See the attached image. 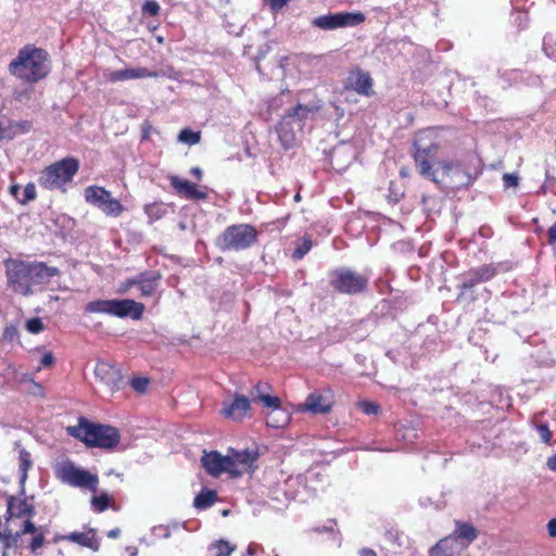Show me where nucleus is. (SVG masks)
<instances>
[{
  "label": "nucleus",
  "instance_id": "nucleus-28",
  "mask_svg": "<svg viewBox=\"0 0 556 556\" xmlns=\"http://www.w3.org/2000/svg\"><path fill=\"white\" fill-rule=\"evenodd\" d=\"M33 466V459L29 452L22 448L20 451L18 455V472H20V485H21V493L24 494L25 492V483L27 480L28 470Z\"/></svg>",
  "mask_w": 556,
  "mask_h": 556
},
{
  "label": "nucleus",
  "instance_id": "nucleus-51",
  "mask_svg": "<svg viewBox=\"0 0 556 556\" xmlns=\"http://www.w3.org/2000/svg\"><path fill=\"white\" fill-rule=\"evenodd\" d=\"M525 81L530 87H540L542 84L540 76H536V75H528L525 78Z\"/></svg>",
  "mask_w": 556,
  "mask_h": 556
},
{
  "label": "nucleus",
  "instance_id": "nucleus-8",
  "mask_svg": "<svg viewBox=\"0 0 556 556\" xmlns=\"http://www.w3.org/2000/svg\"><path fill=\"white\" fill-rule=\"evenodd\" d=\"M78 167V161L72 157L55 162L41 172L38 182L45 189H60L73 179Z\"/></svg>",
  "mask_w": 556,
  "mask_h": 556
},
{
  "label": "nucleus",
  "instance_id": "nucleus-5",
  "mask_svg": "<svg viewBox=\"0 0 556 556\" xmlns=\"http://www.w3.org/2000/svg\"><path fill=\"white\" fill-rule=\"evenodd\" d=\"M85 312L139 320L143 315L144 305L130 299L94 300L85 306Z\"/></svg>",
  "mask_w": 556,
  "mask_h": 556
},
{
  "label": "nucleus",
  "instance_id": "nucleus-3",
  "mask_svg": "<svg viewBox=\"0 0 556 556\" xmlns=\"http://www.w3.org/2000/svg\"><path fill=\"white\" fill-rule=\"evenodd\" d=\"M445 140L442 130L439 128H427L416 134L414 140V160L419 174L438 184L435 170L432 162L439 155L440 150L444 146Z\"/></svg>",
  "mask_w": 556,
  "mask_h": 556
},
{
  "label": "nucleus",
  "instance_id": "nucleus-21",
  "mask_svg": "<svg viewBox=\"0 0 556 556\" xmlns=\"http://www.w3.org/2000/svg\"><path fill=\"white\" fill-rule=\"evenodd\" d=\"M346 87L362 96H370L372 79L370 75L362 70L352 71L346 79Z\"/></svg>",
  "mask_w": 556,
  "mask_h": 556
},
{
  "label": "nucleus",
  "instance_id": "nucleus-17",
  "mask_svg": "<svg viewBox=\"0 0 556 556\" xmlns=\"http://www.w3.org/2000/svg\"><path fill=\"white\" fill-rule=\"evenodd\" d=\"M202 466L206 472L212 477H219L222 473H228L230 476V466L228 454L222 455L216 451L204 452L201 458Z\"/></svg>",
  "mask_w": 556,
  "mask_h": 556
},
{
  "label": "nucleus",
  "instance_id": "nucleus-58",
  "mask_svg": "<svg viewBox=\"0 0 556 556\" xmlns=\"http://www.w3.org/2000/svg\"><path fill=\"white\" fill-rule=\"evenodd\" d=\"M10 191L13 197H15L17 200L20 199L18 192L21 191V187L18 185L11 186Z\"/></svg>",
  "mask_w": 556,
  "mask_h": 556
},
{
  "label": "nucleus",
  "instance_id": "nucleus-46",
  "mask_svg": "<svg viewBox=\"0 0 556 556\" xmlns=\"http://www.w3.org/2000/svg\"><path fill=\"white\" fill-rule=\"evenodd\" d=\"M536 430L540 434L542 442L549 444L552 440V432L547 425H539Z\"/></svg>",
  "mask_w": 556,
  "mask_h": 556
},
{
  "label": "nucleus",
  "instance_id": "nucleus-15",
  "mask_svg": "<svg viewBox=\"0 0 556 556\" xmlns=\"http://www.w3.org/2000/svg\"><path fill=\"white\" fill-rule=\"evenodd\" d=\"M160 279L161 276L156 271L141 273L134 278L127 279L123 283L121 291L126 292L132 287H137L141 296H150L159 287Z\"/></svg>",
  "mask_w": 556,
  "mask_h": 556
},
{
  "label": "nucleus",
  "instance_id": "nucleus-54",
  "mask_svg": "<svg viewBox=\"0 0 556 556\" xmlns=\"http://www.w3.org/2000/svg\"><path fill=\"white\" fill-rule=\"evenodd\" d=\"M4 534V539L1 541L3 543V549L2 551H7L9 549L10 545H11V540L13 542H15L13 539H14V535H11V533H3Z\"/></svg>",
  "mask_w": 556,
  "mask_h": 556
},
{
  "label": "nucleus",
  "instance_id": "nucleus-18",
  "mask_svg": "<svg viewBox=\"0 0 556 556\" xmlns=\"http://www.w3.org/2000/svg\"><path fill=\"white\" fill-rule=\"evenodd\" d=\"M96 378L106 386L110 391H115L119 389L122 383V374L121 371L108 362H98L94 368Z\"/></svg>",
  "mask_w": 556,
  "mask_h": 556
},
{
  "label": "nucleus",
  "instance_id": "nucleus-29",
  "mask_svg": "<svg viewBox=\"0 0 556 556\" xmlns=\"http://www.w3.org/2000/svg\"><path fill=\"white\" fill-rule=\"evenodd\" d=\"M217 501V493L213 490L203 489L193 501L197 509H206Z\"/></svg>",
  "mask_w": 556,
  "mask_h": 556
},
{
  "label": "nucleus",
  "instance_id": "nucleus-35",
  "mask_svg": "<svg viewBox=\"0 0 556 556\" xmlns=\"http://www.w3.org/2000/svg\"><path fill=\"white\" fill-rule=\"evenodd\" d=\"M473 275H477L478 280L485 282L496 275V268L493 265H482L473 269Z\"/></svg>",
  "mask_w": 556,
  "mask_h": 556
},
{
  "label": "nucleus",
  "instance_id": "nucleus-45",
  "mask_svg": "<svg viewBox=\"0 0 556 556\" xmlns=\"http://www.w3.org/2000/svg\"><path fill=\"white\" fill-rule=\"evenodd\" d=\"M481 280H478L477 275H473V269L469 271L468 276L464 281L462 282L460 288L464 290H469L473 288L476 285L481 283Z\"/></svg>",
  "mask_w": 556,
  "mask_h": 556
},
{
  "label": "nucleus",
  "instance_id": "nucleus-32",
  "mask_svg": "<svg viewBox=\"0 0 556 556\" xmlns=\"http://www.w3.org/2000/svg\"><path fill=\"white\" fill-rule=\"evenodd\" d=\"M144 212L148 215L149 222L153 223L164 217L167 208L163 203H151L144 206Z\"/></svg>",
  "mask_w": 556,
  "mask_h": 556
},
{
  "label": "nucleus",
  "instance_id": "nucleus-34",
  "mask_svg": "<svg viewBox=\"0 0 556 556\" xmlns=\"http://www.w3.org/2000/svg\"><path fill=\"white\" fill-rule=\"evenodd\" d=\"M201 140L200 131H193L191 129H182L178 135V141L187 146H194Z\"/></svg>",
  "mask_w": 556,
  "mask_h": 556
},
{
  "label": "nucleus",
  "instance_id": "nucleus-19",
  "mask_svg": "<svg viewBox=\"0 0 556 556\" xmlns=\"http://www.w3.org/2000/svg\"><path fill=\"white\" fill-rule=\"evenodd\" d=\"M152 77H159V72L150 71L146 67H131L118 71H108L104 73V78L110 83Z\"/></svg>",
  "mask_w": 556,
  "mask_h": 556
},
{
  "label": "nucleus",
  "instance_id": "nucleus-43",
  "mask_svg": "<svg viewBox=\"0 0 556 556\" xmlns=\"http://www.w3.org/2000/svg\"><path fill=\"white\" fill-rule=\"evenodd\" d=\"M312 248V242L308 239H304L303 242L295 249L293 253L294 258H302Z\"/></svg>",
  "mask_w": 556,
  "mask_h": 556
},
{
  "label": "nucleus",
  "instance_id": "nucleus-2",
  "mask_svg": "<svg viewBox=\"0 0 556 556\" xmlns=\"http://www.w3.org/2000/svg\"><path fill=\"white\" fill-rule=\"evenodd\" d=\"M50 70L48 52L33 45L23 47L9 64V71L13 76L29 84L43 79Z\"/></svg>",
  "mask_w": 556,
  "mask_h": 556
},
{
  "label": "nucleus",
  "instance_id": "nucleus-47",
  "mask_svg": "<svg viewBox=\"0 0 556 556\" xmlns=\"http://www.w3.org/2000/svg\"><path fill=\"white\" fill-rule=\"evenodd\" d=\"M151 531L156 538L168 539L170 536V528L168 526H155Z\"/></svg>",
  "mask_w": 556,
  "mask_h": 556
},
{
  "label": "nucleus",
  "instance_id": "nucleus-26",
  "mask_svg": "<svg viewBox=\"0 0 556 556\" xmlns=\"http://www.w3.org/2000/svg\"><path fill=\"white\" fill-rule=\"evenodd\" d=\"M7 513L10 518L16 517H31L35 514V508L26 498H16L10 496L8 500Z\"/></svg>",
  "mask_w": 556,
  "mask_h": 556
},
{
  "label": "nucleus",
  "instance_id": "nucleus-60",
  "mask_svg": "<svg viewBox=\"0 0 556 556\" xmlns=\"http://www.w3.org/2000/svg\"><path fill=\"white\" fill-rule=\"evenodd\" d=\"M119 533H121L119 529L115 528L108 532V536L111 539H116L119 536Z\"/></svg>",
  "mask_w": 556,
  "mask_h": 556
},
{
  "label": "nucleus",
  "instance_id": "nucleus-48",
  "mask_svg": "<svg viewBox=\"0 0 556 556\" xmlns=\"http://www.w3.org/2000/svg\"><path fill=\"white\" fill-rule=\"evenodd\" d=\"M207 198V192L204 188H198L194 185L193 191L191 192L189 200H204Z\"/></svg>",
  "mask_w": 556,
  "mask_h": 556
},
{
  "label": "nucleus",
  "instance_id": "nucleus-11",
  "mask_svg": "<svg viewBox=\"0 0 556 556\" xmlns=\"http://www.w3.org/2000/svg\"><path fill=\"white\" fill-rule=\"evenodd\" d=\"M330 283L341 293L355 294L366 288L367 278L351 269L341 268L331 274Z\"/></svg>",
  "mask_w": 556,
  "mask_h": 556
},
{
  "label": "nucleus",
  "instance_id": "nucleus-24",
  "mask_svg": "<svg viewBox=\"0 0 556 556\" xmlns=\"http://www.w3.org/2000/svg\"><path fill=\"white\" fill-rule=\"evenodd\" d=\"M463 551L464 548L457 543L456 539L447 535L429 549V556H456Z\"/></svg>",
  "mask_w": 556,
  "mask_h": 556
},
{
  "label": "nucleus",
  "instance_id": "nucleus-25",
  "mask_svg": "<svg viewBox=\"0 0 556 556\" xmlns=\"http://www.w3.org/2000/svg\"><path fill=\"white\" fill-rule=\"evenodd\" d=\"M450 535L456 539L457 543H459L465 551L477 539L478 532L472 525L457 521L455 530Z\"/></svg>",
  "mask_w": 556,
  "mask_h": 556
},
{
  "label": "nucleus",
  "instance_id": "nucleus-59",
  "mask_svg": "<svg viewBox=\"0 0 556 556\" xmlns=\"http://www.w3.org/2000/svg\"><path fill=\"white\" fill-rule=\"evenodd\" d=\"M191 174L193 176H195L198 179H201L202 178V169L200 167H192L191 168Z\"/></svg>",
  "mask_w": 556,
  "mask_h": 556
},
{
  "label": "nucleus",
  "instance_id": "nucleus-36",
  "mask_svg": "<svg viewBox=\"0 0 556 556\" xmlns=\"http://www.w3.org/2000/svg\"><path fill=\"white\" fill-rule=\"evenodd\" d=\"M543 50L548 58L556 61V36L546 35L543 39Z\"/></svg>",
  "mask_w": 556,
  "mask_h": 556
},
{
  "label": "nucleus",
  "instance_id": "nucleus-41",
  "mask_svg": "<svg viewBox=\"0 0 556 556\" xmlns=\"http://www.w3.org/2000/svg\"><path fill=\"white\" fill-rule=\"evenodd\" d=\"M358 407L366 415H376L379 413V405L372 402L363 401L358 403Z\"/></svg>",
  "mask_w": 556,
  "mask_h": 556
},
{
  "label": "nucleus",
  "instance_id": "nucleus-27",
  "mask_svg": "<svg viewBox=\"0 0 556 556\" xmlns=\"http://www.w3.org/2000/svg\"><path fill=\"white\" fill-rule=\"evenodd\" d=\"M446 176L459 177V182L465 184L469 180L464 164L458 160H441L438 162Z\"/></svg>",
  "mask_w": 556,
  "mask_h": 556
},
{
  "label": "nucleus",
  "instance_id": "nucleus-37",
  "mask_svg": "<svg viewBox=\"0 0 556 556\" xmlns=\"http://www.w3.org/2000/svg\"><path fill=\"white\" fill-rule=\"evenodd\" d=\"M91 506L93 510L98 513L104 511L109 507V496L106 493H102L99 496L91 498Z\"/></svg>",
  "mask_w": 556,
  "mask_h": 556
},
{
  "label": "nucleus",
  "instance_id": "nucleus-13",
  "mask_svg": "<svg viewBox=\"0 0 556 556\" xmlns=\"http://www.w3.org/2000/svg\"><path fill=\"white\" fill-rule=\"evenodd\" d=\"M230 477L239 478L245 473L252 475L256 469V462L258 452L255 450L236 451L230 448L228 451Z\"/></svg>",
  "mask_w": 556,
  "mask_h": 556
},
{
  "label": "nucleus",
  "instance_id": "nucleus-10",
  "mask_svg": "<svg viewBox=\"0 0 556 556\" xmlns=\"http://www.w3.org/2000/svg\"><path fill=\"white\" fill-rule=\"evenodd\" d=\"M85 201L98 207L108 216L117 217L123 212V205L117 199H114L103 187L89 186L84 192Z\"/></svg>",
  "mask_w": 556,
  "mask_h": 556
},
{
  "label": "nucleus",
  "instance_id": "nucleus-16",
  "mask_svg": "<svg viewBox=\"0 0 556 556\" xmlns=\"http://www.w3.org/2000/svg\"><path fill=\"white\" fill-rule=\"evenodd\" d=\"M251 410V401L243 395H236L231 401H224L222 405V415L233 421H241L249 416Z\"/></svg>",
  "mask_w": 556,
  "mask_h": 556
},
{
  "label": "nucleus",
  "instance_id": "nucleus-20",
  "mask_svg": "<svg viewBox=\"0 0 556 556\" xmlns=\"http://www.w3.org/2000/svg\"><path fill=\"white\" fill-rule=\"evenodd\" d=\"M332 404L333 401L330 391H315L307 396L304 407L313 414H325L331 409Z\"/></svg>",
  "mask_w": 556,
  "mask_h": 556
},
{
  "label": "nucleus",
  "instance_id": "nucleus-4",
  "mask_svg": "<svg viewBox=\"0 0 556 556\" xmlns=\"http://www.w3.org/2000/svg\"><path fill=\"white\" fill-rule=\"evenodd\" d=\"M67 432L88 445L103 448H111L119 441V433L116 428L91 424L84 418H80L77 426L68 427Z\"/></svg>",
  "mask_w": 556,
  "mask_h": 556
},
{
  "label": "nucleus",
  "instance_id": "nucleus-12",
  "mask_svg": "<svg viewBox=\"0 0 556 556\" xmlns=\"http://www.w3.org/2000/svg\"><path fill=\"white\" fill-rule=\"evenodd\" d=\"M365 18L362 12H338L317 16L312 21V25L320 29L331 30L357 26L362 24Z\"/></svg>",
  "mask_w": 556,
  "mask_h": 556
},
{
  "label": "nucleus",
  "instance_id": "nucleus-61",
  "mask_svg": "<svg viewBox=\"0 0 556 556\" xmlns=\"http://www.w3.org/2000/svg\"><path fill=\"white\" fill-rule=\"evenodd\" d=\"M526 18H527V15L525 13L518 12L515 17V22H518L519 24H521V22Z\"/></svg>",
  "mask_w": 556,
  "mask_h": 556
},
{
  "label": "nucleus",
  "instance_id": "nucleus-30",
  "mask_svg": "<svg viewBox=\"0 0 556 556\" xmlns=\"http://www.w3.org/2000/svg\"><path fill=\"white\" fill-rule=\"evenodd\" d=\"M172 187L176 190V192L186 199H189L191 192L193 191L194 184L179 178L178 176L169 177Z\"/></svg>",
  "mask_w": 556,
  "mask_h": 556
},
{
  "label": "nucleus",
  "instance_id": "nucleus-39",
  "mask_svg": "<svg viewBox=\"0 0 556 556\" xmlns=\"http://www.w3.org/2000/svg\"><path fill=\"white\" fill-rule=\"evenodd\" d=\"M36 187L33 182H29L25 186L23 190V198H20L18 201L22 204L28 203L36 199Z\"/></svg>",
  "mask_w": 556,
  "mask_h": 556
},
{
  "label": "nucleus",
  "instance_id": "nucleus-14",
  "mask_svg": "<svg viewBox=\"0 0 556 556\" xmlns=\"http://www.w3.org/2000/svg\"><path fill=\"white\" fill-rule=\"evenodd\" d=\"M266 388L267 384L258 383L255 389V393L253 394L252 401H260L265 407L271 409V415L277 416V418L271 416L267 419L268 426L274 428L283 427L285 425L288 424L289 416L283 409H281V401L278 396H273L264 393V389Z\"/></svg>",
  "mask_w": 556,
  "mask_h": 556
},
{
  "label": "nucleus",
  "instance_id": "nucleus-6",
  "mask_svg": "<svg viewBox=\"0 0 556 556\" xmlns=\"http://www.w3.org/2000/svg\"><path fill=\"white\" fill-rule=\"evenodd\" d=\"M55 477L64 484L80 490L97 492L99 485V478L90 471L77 467L71 460H63L54 467Z\"/></svg>",
  "mask_w": 556,
  "mask_h": 556
},
{
  "label": "nucleus",
  "instance_id": "nucleus-50",
  "mask_svg": "<svg viewBox=\"0 0 556 556\" xmlns=\"http://www.w3.org/2000/svg\"><path fill=\"white\" fill-rule=\"evenodd\" d=\"M270 10L271 11H279L280 9H282L285 5H287V3L290 1V0H266Z\"/></svg>",
  "mask_w": 556,
  "mask_h": 556
},
{
  "label": "nucleus",
  "instance_id": "nucleus-9",
  "mask_svg": "<svg viewBox=\"0 0 556 556\" xmlns=\"http://www.w3.org/2000/svg\"><path fill=\"white\" fill-rule=\"evenodd\" d=\"M309 113L312 111L307 106L299 104L282 117L277 126V132L280 142L286 149L294 144L296 134L302 130L303 122Z\"/></svg>",
  "mask_w": 556,
  "mask_h": 556
},
{
  "label": "nucleus",
  "instance_id": "nucleus-63",
  "mask_svg": "<svg viewBox=\"0 0 556 556\" xmlns=\"http://www.w3.org/2000/svg\"><path fill=\"white\" fill-rule=\"evenodd\" d=\"M127 552L129 556H137V548L136 547H127Z\"/></svg>",
  "mask_w": 556,
  "mask_h": 556
},
{
  "label": "nucleus",
  "instance_id": "nucleus-53",
  "mask_svg": "<svg viewBox=\"0 0 556 556\" xmlns=\"http://www.w3.org/2000/svg\"><path fill=\"white\" fill-rule=\"evenodd\" d=\"M547 532L551 538H556V517L547 522Z\"/></svg>",
  "mask_w": 556,
  "mask_h": 556
},
{
  "label": "nucleus",
  "instance_id": "nucleus-38",
  "mask_svg": "<svg viewBox=\"0 0 556 556\" xmlns=\"http://www.w3.org/2000/svg\"><path fill=\"white\" fill-rule=\"evenodd\" d=\"M131 388L138 393H144L148 390L149 379L144 377H136L130 380Z\"/></svg>",
  "mask_w": 556,
  "mask_h": 556
},
{
  "label": "nucleus",
  "instance_id": "nucleus-1",
  "mask_svg": "<svg viewBox=\"0 0 556 556\" xmlns=\"http://www.w3.org/2000/svg\"><path fill=\"white\" fill-rule=\"evenodd\" d=\"M4 265L9 286L23 295L31 294L34 287L47 285L60 275L58 267L48 266L43 262L9 260Z\"/></svg>",
  "mask_w": 556,
  "mask_h": 556
},
{
  "label": "nucleus",
  "instance_id": "nucleus-49",
  "mask_svg": "<svg viewBox=\"0 0 556 556\" xmlns=\"http://www.w3.org/2000/svg\"><path fill=\"white\" fill-rule=\"evenodd\" d=\"M504 186L506 188L517 187L518 185V176L515 174H505L503 176Z\"/></svg>",
  "mask_w": 556,
  "mask_h": 556
},
{
  "label": "nucleus",
  "instance_id": "nucleus-64",
  "mask_svg": "<svg viewBox=\"0 0 556 556\" xmlns=\"http://www.w3.org/2000/svg\"><path fill=\"white\" fill-rule=\"evenodd\" d=\"M317 476V473L315 472H307V475L305 476V480L308 481V480H312L313 477Z\"/></svg>",
  "mask_w": 556,
  "mask_h": 556
},
{
  "label": "nucleus",
  "instance_id": "nucleus-22",
  "mask_svg": "<svg viewBox=\"0 0 556 556\" xmlns=\"http://www.w3.org/2000/svg\"><path fill=\"white\" fill-rule=\"evenodd\" d=\"M56 540L74 542L80 546L88 547L93 552H97L100 547V542L93 529H89L87 532H72L70 534L62 535Z\"/></svg>",
  "mask_w": 556,
  "mask_h": 556
},
{
  "label": "nucleus",
  "instance_id": "nucleus-31",
  "mask_svg": "<svg viewBox=\"0 0 556 556\" xmlns=\"http://www.w3.org/2000/svg\"><path fill=\"white\" fill-rule=\"evenodd\" d=\"M235 549V546L229 542L219 540L212 543L208 547L210 556H229Z\"/></svg>",
  "mask_w": 556,
  "mask_h": 556
},
{
  "label": "nucleus",
  "instance_id": "nucleus-52",
  "mask_svg": "<svg viewBox=\"0 0 556 556\" xmlns=\"http://www.w3.org/2000/svg\"><path fill=\"white\" fill-rule=\"evenodd\" d=\"M53 362H54V357H53L52 353L48 352L42 356L40 364L42 367H49L53 364Z\"/></svg>",
  "mask_w": 556,
  "mask_h": 556
},
{
  "label": "nucleus",
  "instance_id": "nucleus-62",
  "mask_svg": "<svg viewBox=\"0 0 556 556\" xmlns=\"http://www.w3.org/2000/svg\"><path fill=\"white\" fill-rule=\"evenodd\" d=\"M257 547H258L257 545L251 544V545L248 547V553H249L250 555H254V554L256 553V548H257Z\"/></svg>",
  "mask_w": 556,
  "mask_h": 556
},
{
  "label": "nucleus",
  "instance_id": "nucleus-23",
  "mask_svg": "<svg viewBox=\"0 0 556 556\" xmlns=\"http://www.w3.org/2000/svg\"><path fill=\"white\" fill-rule=\"evenodd\" d=\"M25 534H33V538L28 544L31 553L36 554L37 551L43 545L45 535L39 529L35 526L33 521L29 519L25 520L22 529L14 534V541H17L18 538Z\"/></svg>",
  "mask_w": 556,
  "mask_h": 556
},
{
  "label": "nucleus",
  "instance_id": "nucleus-42",
  "mask_svg": "<svg viewBox=\"0 0 556 556\" xmlns=\"http://www.w3.org/2000/svg\"><path fill=\"white\" fill-rule=\"evenodd\" d=\"M142 12L150 16H155L160 12V5L154 0H147L142 5Z\"/></svg>",
  "mask_w": 556,
  "mask_h": 556
},
{
  "label": "nucleus",
  "instance_id": "nucleus-56",
  "mask_svg": "<svg viewBox=\"0 0 556 556\" xmlns=\"http://www.w3.org/2000/svg\"><path fill=\"white\" fill-rule=\"evenodd\" d=\"M548 242L551 244L556 243V224L553 225L552 227H549V229H548Z\"/></svg>",
  "mask_w": 556,
  "mask_h": 556
},
{
  "label": "nucleus",
  "instance_id": "nucleus-40",
  "mask_svg": "<svg viewBox=\"0 0 556 556\" xmlns=\"http://www.w3.org/2000/svg\"><path fill=\"white\" fill-rule=\"evenodd\" d=\"M25 327L29 333H34V334L39 333L43 330V324H42L41 319L38 317L28 319L26 321Z\"/></svg>",
  "mask_w": 556,
  "mask_h": 556
},
{
  "label": "nucleus",
  "instance_id": "nucleus-55",
  "mask_svg": "<svg viewBox=\"0 0 556 556\" xmlns=\"http://www.w3.org/2000/svg\"><path fill=\"white\" fill-rule=\"evenodd\" d=\"M546 466L551 471L556 473V453L547 458Z\"/></svg>",
  "mask_w": 556,
  "mask_h": 556
},
{
  "label": "nucleus",
  "instance_id": "nucleus-7",
  "mask_svg": "<svg viewBox=\"0 0 556 556\" xmlns=\"http://www.w3.org/2000/svg\"><path fill=\"white\" fill-rule=\"evenodd\" d=\"M257 239L256 229L249 224L228 226L216 239L222 251H242L249 249Z\"/></svg>",
  "mask_w": 556,
  "mask_h": 556
},
{
  "label": "nucleus",
  "instance_id": "nucleus-33",
  "mask_svg": "<svg viewBox=\"0 0 556 556\" xmlns=\"http://www.w3.org/2000/svg\"><path fill=\"white\" fill-rule=\"evenodd\" d=\"M10 127L13 129L12 135H7L4 129L2 127H0V138L1 139H3V138L11 139L13 136H15L17 134H26L30 130L31 124L28 121H20V122L11 123Z\"/></svg>",
  "mask_w": 556,
  "mask_h": 556
},
{
  "label": "nucleus",
  "instance_id": "nucleus-57",
  "mask_svg": "<svg viewBox=\"0 0 556 556\" xmlns=\"http://www.w3.org/2000/svg\"><path fill=\"white\" fill-rule=\"evenodd\" d=\"M359 556H377L376 552L369 547H363L358 551Z\"/></svg>",
  "mask_w": 556,
  "mask_h": 556
},
{
  "label": "nucleus",
  "instance_id": "nucleus-44",
  "mask_svg": "<svg viewBox=\"0 0 556 556\" xmlns=\"http://www.w3.org/2000/svg\"><path fill=\"white\" fill-rule=\"evenodd\" d=\"M481 280H478L477 275H473V269L469 271L468 276L464 281L462 282L460 288L464 290H469L473 288L476 285L481 283Z\"/></svg>",
  "mask_w": 556,
  "mask_h": 556
}]
</instances>
